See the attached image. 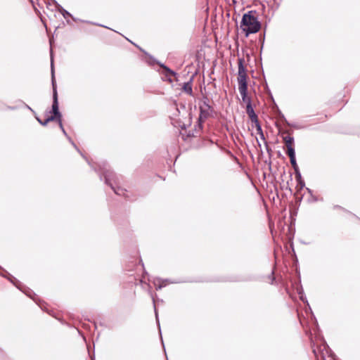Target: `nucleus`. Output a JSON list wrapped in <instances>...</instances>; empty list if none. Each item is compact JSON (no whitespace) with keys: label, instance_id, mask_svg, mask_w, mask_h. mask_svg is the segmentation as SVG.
<instances>
[{"label":"nucleus","instance_id":"f3484780","mask_svg":"<svg viewBox=\"0 0 360 360\" xmlns=\"http://www.w3.org/2000/svg\"><path fill=\"white\" fill-rule=\"evenodd\" d=\"M165 281H162V284H159L158 288H161L162 286L166 285V283H165Z\"/></svg>","mask_w":360,"mask_h":360},{"label":"nucleus","instance_id":"7ed1b4c3","mask_svg":"<svg viewBox=\"0 0 360 360\" xmlns=\"http://www.w3.org/2000/svg\"><path fill=\"white\" fill-rule=\"evenodd\" d=\"M238 90L248 89L246 70L243 67L241 61H240L238 65Z\"/></svg>","mask_w":360,"mask_h":360},{"label":"nucleus","instance_id":"a211bd4d","mask_svg":"<svg viewBox=\"0 0 360 360\" xmlns=\"http://www.w3.org/2000/svg\"><path fill=\"white\" fill-rule=\"evenodd\" d=\"M299 184H300V187L302 188L304 186V182L302 180L298 181Z\"/></svg>","mask_w":360,"mask_h":360},{"label":"nucleus","instance_id":"0eeeda50","mask_svg":"<svg viewBox=\"0 0 360 360\" xmlns=\"http://www.w3.org/2000/svg\"><path fill=\"white\" fill-rule=\"evenodd\" d=\"M283 141L285 143L286 147L292 146V143L294 141L293 137L290 136H285L283 137Z\"/></svg>","mask_w":360,"mask_h":360},{"label":"nucleus","instance_id":"ddd939ff","mask_svg":"<svg viewBox=\"0 0 360 360\" xmlns=\"http://www.w3.org/2000/svg\"><path fill=\"white\" fill-rule=\"evenodd\" d=\"M173 124L178 127H181V129L186 128V124L179 122L178 121H176V122H174Z\"/></svg>","mask_w":360,"mask_h":360},{"label":"nucleus","instance_id":"4468645a","mask_svg":"<svg viewBox=\"0 0 360 360\" xmlns=\"http://www.w3.org/2000/svg\"><path fill=\"white\" fill-rule=\"evenodd\" d=\"M299 295L300 300H302L303 302H305V297H304L303 292L300 291Z\"/></svg>","mask_w":360,"mask_h":360},{"label":"nucleus","instance_id":"423d86ee","mask_svg":"<svg viewBox=\"0 0 360 360\" xmlns=\"http://www.w3.org/2000/svg\"><path fill=\"white\" fill-rule=\"evenodd\" d=\"M238 91L242 97L243 101L247 105L251 104L250 98L247 95L248 89H240Z\"/></svg>","mask_w":360,"mask_h":360},{"label":"nucleus","instance_id":"6e6552de","mask_svg":"<svg viewBox=\"0 0 360 360\" xmlns=\"http://www.w3.org/2000/svg\"><path fill=\"white\" fill-rule=\"evenodd\" d=\"M183 89L188 94H191L192 93V86L191 84L188 82L184 84Z\"/></svg>","mask_w":360,"mask_h":360},{"label":"nucleus","instance_id":"aec40b11","mask_svg":"<svg viewBox=\"0 0 360 360\" xmlns=\"http://www.w3.org/2000/svg\"><path fill=\"white\" fill-rule=\"evenodd\" d=\"M26 294H27L29 297H30L31 298L34 299V297H32V295H31V293H27V292H26Z\"/></svg>","mask_w":360,"mask_h":360},{"label":"nucleus","instance_id":"f03ea898","mask_svg":"<svg viewBox=\"0 0 360 360\" xmlns=\"http://www.w3.org/2000/svg\"><path fill=\"white\" fill-rule=\"evenodd\" d=\"M51 80H52V84H53V104H52V112L53 113V117H55L58 124L59 127L63 131V134L66 135L65 130L63 128V124H62V119H61V114L59 112L58 110V96H57V91L55 85V76H54V70H53V59H51Z\"/></svg>","mask_w":360,"mask_h":360},{"label":"nucleus","instance_id":"39448f33","mask_svg":"<svg viewBox=\"0 0 360 360\" xmlns=\"http://www.w3.org/2000/svg\"><path fill=\"white\" fill-rule=\"evenodd\" d=\"M105 183L107 184H109L110 185L111 188H112V190L115 191V193L119 195H124V189L118 187V188H115L114 186H112V184L109 182L110 179H109V176L105 175Z\"/></svg>","mask_w":360,"mask_h":360},{"label":"nucleus","instance_id":"20e7f679","mask_svg":"<svg viewBox=\"0 0 360 360\" xmlns=\"http://www.w3.org/2000/svg\"><path fill=\"white\" fill-rule=\"evenodd\" d=\"M246 112H247V114L248 115L250 119L251 120V121L256 123L257 131V133L259 134L260 138L264 140V133L262 131L260 124L258 123L257 116L254 112V110L252 107V104H249V105H246Z\"/></svg>","mask_w":360,"mask_h":360},{"label":"nucleus","instance_id":"6ab92c4d","mask_svg":"<svg viewBox=\"0 0 360 360\" xmlns=\"http://www.w3.org/2000/svg\"><path fill=\"white\" fill-rule=\"evenodd\" d=\"M63 15L64 17H65V15H70V13L68 11H65Z\"/></svg>","mask_w":360,"mask_h":360},{"label":"nucleus","instance_id":"f257e3e1","mask_svg":"<svg viewBox=\"0 0 360 360\" xmlns=\"http://www.w3.org/2000/svg\"><path fill=\"white\" fill-rule=\"evenodd\" d=\"M240 27L248 37L250 34L256 33L259 30L260 23L252 12L250 11L243 15Z\"/></svg>","mask_w":360,"mask_h":360},{"label":"nucleus","instance_id":"f8f14e48","mask_svg":"<svg viewBox=\"0 0 360 360\" xmlns=\"http://www.w3.org/2000/svg\"><path fill=\"white\" fill-rule=\"evenodd\" d=\"M290 163L292 164L293 168L297 171L298 167L295 160V157L292 158V159H290Z\"/></svg>","mask_w":360,"mask_h":360},{"label":"nucleus","instance_id":"dca6fc26","mask_svg":"<svg viewBox=\"0 0 360 360\" xmlns=\"http://www.w3.org/2000/svg\"><path fill=\"white\" fill-rule=\"evenodd\" d=\"M296 178H297V181L302 180L301 179V174H300V173L299 172H297V173H296Z\"/></svg>","mask_w":360,"mask_h":360},{"label":"nucleus","instance_id":"9b49d317","mask_svg":"<svg viewBox=\"0 0 360 360\" xmlns=\"http://www.w3.org/2000/svg\"><path fill=\"white\" fill-rule=\"evenodd\" d=\"M207 116V112H205V110H203L202 107H200V120H202V119H205Z\"/></svg>","mask_w":360,"mask_h":360},{"label":"nucleus","instance_id":"9d476101","mask_svg":"<svg viewBox=\"0 0 360 360\" xmlns=\"http://www.w3.org/2000/svg\"><path fill=\"white\" fill-rule=\"evenodd\" d=\"M287 153L289 155L290 159H292V158L295 157V150L292 146L287 148Z\"/></svg>","mask_w":360,"mask_h":360},{"label":"nucleus","instance_id":"2eb2a0df","mask_svg":"<svg viewBox=\"0 0 360 360\" xmlns=\"http://www.w3.org/2000/svg\"><path fill=\"white\" fill-rule=\"evenodd\" d=\"M153 304H154V307H155V316H156V319H158V313H157V311H156V301L155 300L154 298H153Z\"/></svg>","mask_w":360,"mask_h":360},{"label":"nucleus","instance_id":"1a4fd4ad","mask_svg":"<svg viewBox=\"0 0 360 360\" xmlns=\"http://www.w3.org/2000/svg\"><path fill=\"white\" fill-rule=\"evenodd\" d=\"M55 119H56V117H55L51 116V117H47V118L45 120V121H44V122H42V121H41V120H39V118H37V120H38V122H39L41 124H42V125H44V126L46 125L49 122L53 121V120H55Z\"/></svg>","mask_w":360,"mask_h":360}]
</instances>
